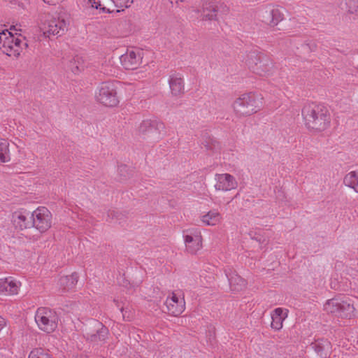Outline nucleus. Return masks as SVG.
Wrapping results in <instances>:
<instances>
[{"instance_id":"obj_1","label":"nucleus","mask_w":358,"mask_h":358,"mask_svg":"<svg viewBox=\"0 0 358 358\" xmlns=\"http://www.w3.org/2000/svg\"><path fill=\"white\" fill-rule=\"evenodd\" d=\"M302 116L306 127L310 131L320 132L329 127L330 113L322 104L310 103L305 105L302 109Z\"/></svg>"},{"instance_id":"obj_2","label":"nucleus","mask_w":358,"mask_h":358,"mask_svg":"<svg viewBox=\"0 0 358 358\" xmlns=\"http://www.w3.org/2000/svg\"><path fill=\"white\" fill-rule=\"evenodd\" d=\"M264 106V96L257 91L241 94L232 103L231 107L237 117H246L257 113Z\"/></svg>"},{"instance_id":"obj_3","label":"nucleus","mask_w":358,"mask_h":358,"mask_svg":"<svg viewBox=\"0 0 358 358\" xmlns=\"http://www.w3.org/2000/svg\"><path fill=\"white\" fill-rule=\"evenodd\" d=\"M121 87V83L115 80L102 82L95 90L96 101L106 108L117 107L120 102L119 90Z\"/></svg>"},{"instance_id":"obj_4","label":"nucleus","mask_w":358,"mask_h":358,"mask_svg":"<svg viewBox=\"0 0 358 358\" xmlns=\"http://www.w3.org/2000/svg\"><path fill=\"white\" fill-rule=\"evenodd\" d=\"M25 39L8 29L0 31V50L7 56L17 59L27 48Z\"/></svg>"},{"instance_id":"obj_5","label":"nucleus","mask_w":358,"mask_h":358,"mask_svg":"<svg viewBox=\"0 0 358 358\" xmlns=\"http://www.w3.org/2000/svg\"><path fill=\"white\" fill-rule=\"evenodd\" d=\"M323 310L328 314H334L344 319H352L357 315L354 301L349 298L328 299L323 304Z\"/></svg>"},{"instance_id":"obj_6","label":"nucleus","mask_w":358,"mask_h":358,"mask_svg":"<svg viewBox=\"0 0 358 358\" xmlns=\"http://www.w3.org/2000/svg\"><path fill=\"white\" fill-rule=\"evenodd\" d=\"M34 320L38 328L48 334L55 332L58 327L59 317L55 311L48 308H38Z\"/></svg>"},{"instance_id":"obj_7","label":"nucleus","mask_w":358,"mask_h":358,"mask_svg":"<svg viewBox=\"0 0 358 358\" xmlns=\"http://www.w3.org/2000/svg\"><path fill=\"white\" fill-rule=\"evenodd\" d=\"M249 69L261 77H269L275 73V66L272 59L264 55L252 54L248 61Z\"/></svg>"},{"instance_id":"obj_8","label":"nucleus","mask_w":358,"mask_h":358,"mask_svg":"<svg viewBox=\"0 0 358 358\" xmlns=\"http://www.w3.org/2000/svg\"><path fill=\"white\" fill-rule=\"evenodd\" d=\"M39 28L48 37L62 35L66 29V22L62 18L48 14L41 17Z\"/></svg>"},{"instance_id":"obj_9","label":"nucleus","mask_w":358,"mask_h":358,"mask_svg":"<svg viewBox=\"0 0 358 358\" xmlns=\"http://www.w3.org/2000/svg\"><path fill=\"white\" fill-rule=\"evenodd\" d=\"M167 313L177 317L185 310V294L182 290L177 289L169 292L164 302Z\"/></svg>"},{"instance_id":"obj_10","label":"nucleus","mask_w":358,"mask_h":358,"mask_svg":"<svg viewBox=\"0 0 358 358\" xmlns=\"http://www.w3.org/2000/svg\"><path fill=\"white\" fill-rule=\"evenodd\" d=\"M52 215L44 206H39L32 212V224L41 234L48 231L52 227Z\"/></svg>"},{"instance_id":"obj_11","label":"nucleus","mask_w":358,"mask_h":358,"mask_svg":"<svg viewBox=\"0 0 358 358\" xmlns=\"http://www.w3.org/2000/svg\"><path fill=\"white\" fill-rule=\"evenodd\" d=\"M11 222L18 231L31 229L33 227L32 213L24 208L18 209L13 213Z\"/></svg>"},{"instance_id":"obj_12","label":"nucleus","mask_w":358,"mask_h":358,"mask_svg":"<svg viewBox=\"0 0 358 358\" xmlns=\"http://www.w3.org/2000/svg\"><path fill=\"white\" fill-rule=\"evenodd\" d=\"M184 241L187 250L196 254L203 247L201 232L197 229L187 230L184 234Z\"/></svg>"},{"instance_id":"obj_13","label":"nucleus","mask_w":358,"mask_h":358,"mask_svg":"<svg viewBox=\"0 0 358 358\" xmlns=\"http://www.w3.org/2000/svg\"><path fill=\"white\" fill-rule=\"evenodd\" d=\"M236 178L230 173H222L215 175L214 188L219 192H229L238 187Z\"/></svg>"},{"instance_id":"obj_14","label":"nucleus","mask_w":358,"mask_h":358,"mask_svg":"<svg viewBox=\"0 0 358 358\" xmlns=\"http://www.w3.org/2000/svg\"><path fill=\"white\" fill-rule=\"evenodd\" d=\"M142 52L140 50H128L120 57V63L126 69H137L142 62Z\"/></svg>"},{"instance_id":"obj_15","label":"nucleus","mask_w":358,"mask_h":358,"mask_svg":"<svg viewBox=\"0 0 358 358\" xmlns=\"http://www.w3.org/2000/svg\"><path fill=\"white\" fill-rule=\"evenodd\" d=\"M21 282L12 277L0 278V295L14 296L18 294Z\"/></svg>"},{"instance_id":"obj_16","label":"nucleus","mask_w":358,"mask_h":358,"mask_svg":"<svg viewBox=\"0 0 358 358\" xmlns=\"http://www.w3.org/2000/svg\"><path fill=\"white\" fill-rule=\"evenodd\" d=\"M262 17L265 24L271 27H274L284 19L283 9L278 6H273L267 9Z\"/></svg>"},{"instance_id":"obj_17","label":"nucleus","mask_w":358,"mask_h":358,"mask_svg":"<svg viewBox=\"0 0 358 358\" xmlns=\"http://www.w3.org/2000/svg\"><path fill=\"white\" fill-rule=\"evenodd\" d=\"M200 221L203 226L215 227L222 223L223 217L218 210L212 209L204 212L200 216Z\"/></svg>"},{"instance_id":"obj_18","label":"nucleus","mask_w":358,"mask_h":358,"mask_svg":"<svg viewBox=\"0 0 358 358\" xmlns=\"http://www.w3.org/2000/svg\"><path fill=\"white\" fill-rule=\"evenodd\" d=\"M289 310L285 308H276L271 313V327L275 331H279L283 327V322L288 317Z\"/></svg>"},{"instance_id":"obj_19","label":"nucleus","mask_w":358,"mask_h":358,"mask_svg":"<svg viewBox=\"0 0 358 358\" xmlns=\"http://www.w3.org/2000/svg\"><path fill=\"white\" fill-rule=\"evenodd\" d=\"M169 84L171 93L173 96H180L184 93V79L180 73H173L169 76Z\"/></svg>"},{"instance_id":"obj_20","label":"nucleus","mask_w":358,"mask_h":358,"mask_svg":"<svg viewBox=\"0 0 358 358\" xmlns=\"http://www.w3.org/2000/svg\"><path fill=\"white\" fill-rule=\"evenodd\" d=\"M78 281V275L73 273L69 275L62 276L59 280V289L64 292H71L76 290Z\"/></svg>"},{"instance_id":"obj_21","label":"nucleus","mask_w":358,"mask_h":358,"mask_svg":"<svg viewBox=\"0 0 358 358\" xmlns=\"http://www.w3.org/2000/svg\"><path fill=\"white\" fill-rule=\"evenodd\" d=\"M164 128V124L158 120H145L138 127V131L143 134H153Z\"/></svg>"},{"instance_id":"obj_22","label":"nucleus","mask_w":358,"mask_h":358,"mask_svg":"<svg viewBox=\"0 0 358 358\" xmlns=\"http://www.w3.org/2000/svg\"><path fill=\"white\" fill-rule=\"evenodd\" d=\"M217 6L213 3H207L203 6L201 18L203 21L217 20Z\"/></svg>"},{"instance_id":"obj_23","label":"nucleus","mask_w":358,"mask_h":358,"mask_svg":"<svg viewBox=\"0 0 358 358\" xmlns=\"http://www.w3.org/2000/svg\"><path fill=\"white\" fill-rule=\"evenodd\" d=\"M88 4L103 12L112 13L117 8L113 0H88Z\"/></svg>"},{"instance_id":"obj_24","label":"nucleus","mask_w":358,"mask_h":358,"mask_svg":"<svg viewBox=\"0 0 358 358\" xmlns=\"http://www.w3.org/2000/svg\"><path fill=\"white\" fill-rule=\"evenodd\" d=\"M10 143L5 138H0V164L10 161Z\"/></svg>"},{"instance_id":"obj_25","label":"nucleus","mask_w":358,"mask_h":358,"mask_svg":"<svg viewBox=\"0 0 358 358\" xmlns=\"http://www.w3.org/2000/svg\"><path fill=\"white\" fill-rule=\"evenodd\" d=\"M230 287L234 291H241L246 287L247 282L241 276L234 274L229 278Z\"/></svg>"},{"instance_id":"obj_26","label":"nucleus","mask_w":358,"mask_h":358,"mask_svg":"<svg viewBox=\"0 0 358 358\" xmlns=\"http://www.w3.org/2000/svg\"><path fill=\"white\" fill-rule=\"evenodd\" d=\"M343 182L358 193V171H352L347 173L343 178Z\"/></svg>"},{"instance_id":"obj_27","label":"nucleus","mask_w":358,"mask_h":358,"mask_svg":"<svg viewBox=\"0 0 358 358\" xmlns=\"http://www.w3.org/2000/svg\"><path fill=\"white\" fill-rule=\"evenodd\" d=\"M27 358H52V356L47 350L35 348L30 351Z\"/></svg>"},{"instance_id":"obj_28","label":"nucleus","mask_w":358,"mask_h":358,"mask_svg":"<svg viewBox=\"0 0 358 358\" xmlns=\"http://www.w3.org/2000/svg\"><path fill=\"white\" fill-rule=\"evenodd\" d=\"M107 334H108L107 329L101 327L100 329H99L97 331L96 334H92L90 336H87V339L90 340L91 342L98 344L100 342L103 341V340L105 338V336L107 335Z\"/></svg>"},{"instance_id":"obj_29","label":"nucleus","mask_w":358,"mask_h":358,"mask_svg":"<svg viewBox=\"0 0 358 358\" xmlns=\"http://www.w3.org/2000/svg\"><path fill=\"white\" fill-rule=\"evenodd\" d=\"M117 8L129 7L133 2V0H113Z\"/></svg>"},{"instance_id":"obj_30","label":"nucleus","mask_w":358,"mask_h":358,"mask_svg":"<svg viewBox=\"0 0 358 358\" xmlns=\"http://www.w3.org/2000/svg\"><path fill=\"white\" fill-rule=\"evenodd\" d=\"M347 5L351 13H358V0H348Z\"/></svg>"},{"instance_id":"obj_31","label":"nucleus","mask_w":358,"mask_h":358,"mask_svg":"<svg viewBox=\"0 0 358 358\" xmlns=\"http://www.w3.org/2000/svg\"><path fill=\"white\" fill-rule=\"evenodd\" d=\"M121 312L122 313V317L125 320H131L133 315L131 313V310H129L127 308H122Z\"/></svg>"}]
</instances>
